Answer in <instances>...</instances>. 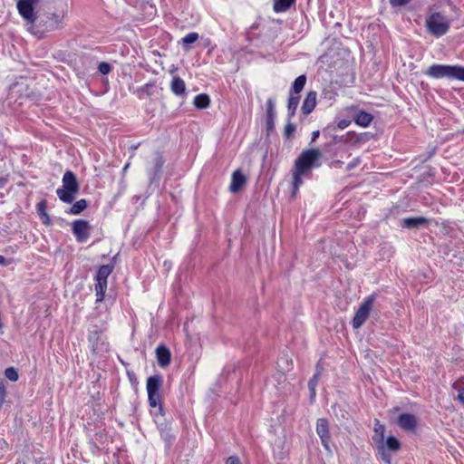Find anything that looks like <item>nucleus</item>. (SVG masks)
I'll return each instance as SVG.
<instances>
[{
	"mask_svg": "<svg viewBox=\"0 0 464 464\" xmlns=\"http://www.w3.org/2000/svg\"><path fill=\"white\" fill-rule=\"evenodd\" d=\"M322 153L318 149H308L304 150L295 161L293 170V197L295 196L299 187L303 184V178L307 177L312 169L317 166L316 161L321 158Z\"/></svg>",
	"mask_w": 464,
	"mask_h": 464,
	"instance_id": "nucleus-1",
	"label": "nucleus"
},
{
	"mask_svg": "<svg viewBox=\"0 0 464 464\" xmlns=\"http://www.w3.org/2000/svg\"><path fill=\"white\" fill-rule=\"evenodd\" d=\"M63 14L46 13L37 16L28 30L34 35L42 37L47 32L59 30L63 26Z\"/></svg>",
	"mask_w": 464,
	"mask_h": 464,
	"instance_id": "nucleus-2",
	"label": "nucleus"
},
{
	"mask_svg": "<svg viewBox=\"0 0 464 464\" xmlns=\"http://www.w3.org/2000/svg\"><path fill=\"white\" fill-rule=\"evenodd\" d=\"M62 182V188L56 190L58 198L64 203H72L80 189L75 174L71 170H67L63 177Z\"/></svg>",
	"mask_w": 464,
	"mask_h": 464,
	"instance_id": "nucleus-3",
	"label": "nucleus"
},
{
	"mask_svg": "<svg viewBox=\"0 0 464 464\" xmlns=\"http://www.w3.org/2000/svg\"><path fill=\"white\" fill-rule=\"evenodd\" d=\"M424 73L434 79L446 77L464 82V67L459 65L433 64Z\"/></svg>",
	"mask_w": 464,
	"mask_h": 464,
	"instance_id": "nucleus-4",
	"label": "nucleus"
},
{
	"mask_svg": "<svg viewBox=\"0 0 464 464\" xmlns=\"http://www.w3.org/2000/svg\"><path fill=\"white\" fill-rule=\"evenodd\" d=\"M426 26L431 34L439 37L449 31L450 21L440 13H433L426 20Z\"/></svg>",
	"mask_w": 464,
	"mask_h": 464,
	"instance_id": "nucleus-5",
	"label": "nucleus"
},
{
	"mask_svg": "<svg viewBox=\"0 0 464 464\" xmlns=\"http://www.w3.org/2000/svg\"><path fill=\"white\" fill-rule=\"evenodd\" d=\"M113 266L103 265L100 266L95 276L96 302H102L104 299V294L107 289V278L111 274Z\"/></svg>",
	"mask_w": 464,
	"mask_h": 464,
	"instance_id": "nucleus-6",
	"label": "nucleus"
},
{
	"mask_svg": "<svg viewBox=\"0 0 464 464\" xmlns=\"http://www.w3.org/2000/svg\"><path fill=\"white\" fill-rule=\"evenodd\" d=\"M374 301L375 295H371L366 299H364V301L359 306L353 319V327L354 329L360 328L368 319L370 313L373 308Z\"/></svg>",
	"mask_w": 464,
	"mask_h": 464,
	"instance_id": "nucleus-7",
	"label": "nucleus"
},
{
	"mask_svg": "<svg viewBox=\"0 0 464 464\" xmlns=\"http://www.w3.org/2000/svg\"><path fill=\"white\" fill-rule=\"evenodd\" d=\"M39 0H18L17 9L21 16L27 21L29 26L33 24L37 17L34 14V7Z\"/></svg>",
	"mask_w": 464,
	"mask_h": 464,
	"instance_id": "nucleus-8",
	"label": "nucleus"
},
{
	"mask_svg": "<svg viewBox=\"0 0 464 464\" xmlns=\"http://www.w3.org/2000/svg\"><path fill=\"white\" fill-rule=\"evenodd\" d=\"M72 233L80 243L87 241L91 234V226L88 221L77 219L72 222Z\"/></svg>",
	"mask_w": 464,
	"mask_h": 464,
	"instance_id": "nucleus-9",
	"label": "nucleus"
},
{
	"mask_svg": "<svg viewBox=\"0 0 464 464\" xmlns=\"http://www.w3.org/2000/svg\"><path fill=\"white\" fill-rule=\"evenodd\" d=\"M316 432L322 440L324 449L329 450V426L326 419H318L316 422Z\"/></svg>",
	"mask_w": 464,
	"mask_h": 464,
	"instance_id": "nucleus-10",
	"label": "nucleus"
},
{
	"mask_svg": "<svg viewBox=\"0 0 464 464\" xmlns=\"http://www.w3.org/2000/svg\"><path fill=\"white\" fill-rule=\"evenodd\" d=\"M91 349L93 353H99L106 349V343L102 340V334L98 331H92L88 336Z\"/></svg>",
	"mask_w": 464,
	"mask_h": 464,
	"instance_id": "nucleus-11",
	"label": "nucleus"
},
{
	"mask_svg": "<svg viewBox=\"0 0 464 464\" xmlns=\"http://www.w3.org/2000/svg\"><path fill=\"white\" fill-rule=\"evenodd\" d=\"M398 425L408 431H413L417 426V419L410 413H402L398 417Z\"/></svg>",
	"mask_w": 464,
	"mask_h": 464,
	"instance_id": "nucleus-12",
	"label": "nucleus"
},
{
	"mask_svg": "<svg viewBox=\"0 0 464 464\" xmlns=\"http://www.w3.org/2000/svg\"><path fill=\"white\" fill-rule=\"evenodd\" d=\"M276 107L275 102L269 98L266 102V131L267 134L275 130Z\"/></svg>",
	"mask_w": 464,
	"mask_h": 464,
	"instance_id": "nucleus-13",
	"label": "nucleus"
},
{
	"mask_svg": "<svg viewBox=\"0 0 464 464\" xmlns=\"http://www.w3.org/2000/svg\"><path fill=\"white\" fill-rule=\"evenodd\" d=\"M246 183V179L245 175L241 172L240 169H237L234 171L232 174V179L229 189L231 192L237 193L242 189Z\"/></svg>",
	"mask_w": 464,
	"mask_h": 464,
	"instance_id": "nucleus-14",
	"label": "nucleus"
},
{
	"mask_svg": "<svg viewBox=\"0 0 464 464\" xmlns=\"http://www.w3.org/2000/svg\"><path fill=\"white\" fill-rule=\"evenodd\" d=\"M156 356L160 367H167L170 363L171 354L165 345H160L156 348Z\"/></svg>",
	"mask_w": 464,
	"mask_h": 464,
	"instance_id": "nucleus-15",
	"label": "nucleus"
},
{
	"mask_svg": "<svg viewBox=\"0 0 464 464\" xmlns=\"http://www.w3.org/2000/svg\"><path fill=\"white\" fill-rule=\"evenodd\" d=\"M384 432L385 427L382 425L379 420H374V435L372 440L375 443L378 444L379 450H383L384 448Z\"/></svg>",
	"mask_w": 464,
	"mask_h": 464,
	"instance_id": "nucleus-16",
	"label": "nucleus"
},
{
	"mask_svg": "<svg viewBox=\"0 0 464 464\" xmlns=\"http://www.w3.org/2000/svg\"><path fill=\"white\" fill-rule=\"evenodd\" d=\"M317 93L315 91H310L303 102L302 111L304 115L310 114L316 105Z\"/></svg>",
	"mask_w": 464,
	"mask_h": 464,
	"instance_id": "nucleus-17",
	"label": "nucleus"
},
{
	"mask_svg": "<svg viewBox=\"0 0 464 464\" xmlns=\"http://www.w3.org/2000/svg\"><path fill=\"white\" fill-rule=\"evenodd\" d=\"M162 385V377L160 375L150 376L147 379L146 388L148 393L158 392Z\"/></svg>",
	"mask_w": 464,
	"mask_h": 464,
	"instance_id": "nucleus-18",
	"label": "nucleus"
},
{
	"mask_svg": "<svg viewBox=\"0 0 464 464\" xmlns=\"http://www.w3.org/2000/svg\"><path fill=\"white\" fill-rule=\"evenodd\" d=\"M171 92L177 96H182L186 93L185 82L179 76H175L170 83Z\"/></svg>",
	"mask_w": 464,
	"mask_h": 464,
	"instance_id": "nucleus-19",
	"label": "nucleus"
},
{
	"mask_svg": "<svg viewBox=\"0 0 464 464\" xmlns=\"http://www.w3.org/2000/svg\"><path fill=\"white\" fill-rule=\"evenodd\" d=\"M429 220L423 217L407 218L402 220V226L407 228H415L427 225Z\"/></svg>",
	"mask_w": 464,
	"mask_h": 464,
	"instance_id": "nucleus-20",
	"label": "nucleus"
},
{
	"mask_svg": "<svg viewBox=\"0 0 464 464\" xmlns=\"http://www.w3.org/2000/svg\"><path fill=\"white\" fill-rule=\"evenodd\" d=\"M373 117L371 113L364 111H360L354 116V121L356 124L362 127H368L372 121Z\"/></svg>",
	"mask_w": 464,
	"mask_h": 464,
	"instance_id": "nucleus-21",
	"label": "nucleus"
},
{
	"mask_svg": "<svg viewBox=\"0 0 464 464\" xmlns=\"http://www.w3.org/2000/svg\"><path fill=\"white\" fill-rule=\"evenodd\" d=\"M273 9L276 13L286 12L295 3V0H273Z\"/></svg>",
	"mask_w": 464,
	"mask_h": 464,
	"instance_id": "nucleus-22",
	"label": "nucleus"
},
{
	"mask_svg": "<svg viewBox=\"0 0 464 464\" xmlns=\"http://www.w3.org/2000/svg\"><path fill=\"white\" fill-rule=\"evenodd\" d=\"M300 101V96L291 93L289 100H288V105H287V111H288V117L291 119L296 111V109L298 107Z\"/></svg>",
	"mask_w": 464,
	"mask_h": 464,
	"instance_id": "nucleus-23",
	"label": "nucleus"
},
{
	"mask_svg": "<svg viewBox=\"0 0 464 464\" xmlns=\"http://www.w3.org/2000/svg\"><path fill=\"white\" fill-rule=\"evenodd\" d=\"M193 103L198 109H206L210 104V99L208 94L201 93L194 98Z\"/></svg>",
	"mask_w": 464,
	"mask_h": 464,
	"instance_id": "nucleus-24",
	"label": "nucleus"
},
{
	"mask_svg": "<svg viewBox=\"0 0 464 464\" xmlns=\"http://www.w3.org/2000/svg\"><path fill=\"white\" fill-rule=\"evenodd\" d=\"M155 84L153 82H148L137 90V93L140 99L144 97H151L153 95V89Z\"/></svg>",
	"mask_w": 464,
	"mask_h": 464,
	"instance_id": "nucleus-25",
	"label": "nucleus"
},
{
	"mask_svg": "<svg viewBox=\"0 0 464 464\" xmlns=\"http://www.w3.org/2000/svg\"><path fill=\"white\" fill-rule=\"evenodd\" d=\"M305 83H306L305 75L303 74V75L298 76L293 83L291 93L298 95L303 91Z\"/></svg>",
	"mask_w": 464,
	"mask_h": 464,
	"instance_id": "nucleus-26",
	"label": "nucleus"
},
{
	"mask_svg": "<svg viewBox=\"0 0 464 464\" xmlns=\"http://www.w3.org/2000/svg\"><path fill=\"white\" fill-rule=\"evenodd\" d=\"M88 204L87 201L83 198L76 201L70 208L69 213L72 215H79L82 213L86 208Z\"/></svg>",
	"mask_w": 464,
	"mask_h": 464,
	"instance_id": "nucleus-27",
	"label": "nucleus"
},
{
	"mask_svg": "<svg viewBox=\"0 0 464 464\" xmlns=\"http://www.w3.org/2000/svg\"><path fill=\"white\" fill-rule=\"evenodd\" d=\"M164 164V160L159 153L156 154L153 161V168L150 171L153 173L154 177H158L162 169Z\"/></svg>",
	"mask_w": 464,
	"mask_h": 464,
	"instance_id": "nucleus-28",
	"label": "nucleus"
},
{
	"mask_svg": "<svg viewBox=\"0 0 464 464\" xmlns=\"http://www.w3.org/2000/svg\"><path fill=\"white\" fill-rule=\"evenodd\" d=\"M384 447L392 451H397L401 448V443L398 439L393 436H390L384 442Z\"/></svg>",
	"mask_w": 464,
	"mask_h": 464,
	"instance_id": "nucleus-29",
	"label": "nucleus"
},
{
	"mask_svg": "<svg viewBox=\"0 0 464 464\" xmlns=\"http://www.w3.org/2000/svg\"><path fill=\"white\" fill-rule=\"evenodd\" d=\"M148 400H149V404L150 407L155 408L157 406H160V392L148 393Z\"/></svg>",
	"mask_w": 464,
	"mask_h": 464,
	"instance_id": "nucleus-30",
	"label": "nucleus"
},
{
	"mask_svg": "<svg viewBox=\"0 0 464 464\" xmlns=\"http://www.w3.org/2000/svg\"><path fill=\"white\" fill-rule=\"evenodd\" d=\"M319 380V372H316L308 382V388L311 393V397L315 396V387Z\"/></svg>",
	"mask_w": 464,
	"mask_h": 464,
	"instance_id": "nucleus-31",
	"label": "nucleus"
},
{
	"mask_svg": "<svg viewBox=\"0 0 464 464\" xmlns=\"http://www.w3.org/2000/svg\"><path fill=\"white\" fill-rule=\"evenodd\" d=\"M5 375L11 382H16L19 378L18 372L14 367L5 369Z\"/></svg>",
	"mask_w": 464,
	"mask_h": 464,
	"instance_id": "nucleus-32",
	"label": "nucleus"
},
{
	"mask_svg": "<svg viewBox=\"0 0 464 464\" xmlns=\"http://www.w3.org/2000/svg\"><path fill=\"white\" fill-rule=\"evenodd\" d=\"M295 125L292 122H287L285 126V130H284V136L286 138V139H290L292 137V135L295 133Z\"/></svg>",
	"mask_w": 464,
	"mask_h": 464,
	"instance_id": "nucleus-33",
	"label": "nucleus"
},
{
	"mask_svg": "<svg viewBox=\"0 0 464 464\" xmlns=\"http://www.w3.org/2000/svg\"><path fill=\"white\" fill-rule=\"evenodd\" d=\"M198 39V34L192 32L182 38L184 44H193Z\"/></svg>",
	"mask_w": 464,
	"mask_h": 464,
	"instance_id": "nucleus-34",
	"label": "nucleus"
},
{
	"mask_svg": "<svg viewBox=\"0 0 464 464\" xmlns=\"http://www.w3.org/2000/svg\"><path fill=\"white\" fill-rule=\"evenodd\" d=\"M99 72L103 74V75H106L108 73H110L111 72V65L108 63H105V62H102L100 64H99Z\"/></svg>",
	"mask_w": 464,
	"mask_h": 464,
	"instance_id": "nucleus-35",
	"label": "nucleus"
},
{
	"mask_svg": "<svg viewBox=\"0 0 464 464\" xmlns=\"http://www.w3.org/2000/svg\"><path fill=\"white\" fill-rule=\"evenodd\" d=\"M361 162V160L360 158H355L353 159L351 162H349L346 166V169L348 171L353 169L354 168H356Z\"/></svg>",
	"mask_w": 464,
	"mask_h": 464,
	"instance_id": "nucleus-36",
	"label": "nucleus"
},
{
	"mask_svg": "<svg viewBox=\"0 0 464 464\" xmlns=\"http://www.w3.org/2000/svg\"><path fill=\"white\" fill-rule=\"evenodd\" d=\"M411 0H390L391 5L396 7V6H402L407 5Z\"/></svg>",
	"mask_w": 464,
	"mask_h": 464,
	"instance_id": "nucleus-37",
	"label": "nucleus"
},
{
	"mask_svg": "<svg viewBox=\"0 0 464 464\" xmlns=\"http://www.w3.org/2000/svg\"><path fill=\"white\" fill-rule=\"evenodd\" d=\"M45 208L46 206L44 201H41L40 203L37 204V212L40 217H42L43 212H46Z\"/></svg>",
	"mask_w": 464,
	"mask_h": 464,
	"instance_id": "nucleus-38",
	"label": "nucleus"
},
{
	"mask_svg": "<svg viewBox=\"0 0 464 464\" xmlns=\"http://www.w3.org/2000/svg\"><path fill=\"white\" fill-rule=\"evenodd\" d=\"M351 123V121L349 120H341L338 123H337V127L341 130H343L345 128H347Z\"/></svg>",
	"mask_w": 464,
	"mask_h": 464,
	"instance_id": "nucleus-39",
	"label": "nucleus"
},
{
	"mask_svg": "<svg viewBox=\"0 0 464 464\" xmlns=\"http://www.w3.org/2000/svg\"><path fill=\"white\" fill-rule=\"evenodd\" d=\"M226 464H241V462L237 457L231 456L227 459Z\"/></svg>",
	"mask_w": 464,
	"mask_h": 464,
	"instance_id": "nucleus-40",
	"label": "nucleus"
},
{
	"mask_svg": "<svg viewBox=\"0 0 464 464\" xmlns=\"http://www.w3.org/2000/svg\"><path fill=\"white\" fill-rule=\"evenodd\" d=\"M41 218V220L43 221L44 224L45 225H49L50 224V218L49 216L47 215L46 212H43V215Z\"/></svg>",
	"mask_w": 464,
	"mask_h": 464,
	"instance_id": "nucleus-41",
	"label": "nucleus"
},
{
	"mask_svg": "<svg viewBox=\"0 0 464 464\" xmlns=\"http://www.w3.org/2000/svg\"><path fill=\"white\" fill-rule=\"evenodd\" d=\"M319 135H320L319 130L313 131L312 137H311V143L314 142L316 140V139L319 137Z\"/></svg>",
	"mask_w": 464,
	"mask_h": 464,
	"instance_id": "nucleus-42",
	"label": "nucleus"
},
{
	"mask_svg": "<svg viewBox=\"0 0 464 464\" xmlns=\"http://www.w3.org/2000/svg\"><path fill=\"white\" fill-rule=\"evenodd\" d=\"M382 450V459L387 462V463H390V456L387 455L385 452H384V449L383 450Z\"/></svg>",
	"mask_w": 464,
	"mask_h": 464,
	"instance_id": "nucleus-43",
	"label": "nucleus"
},
{
	"mask_svg": "<svg viewBox=\"0 0 464 464\" xmlns=\"http://www.w3.org/2000/svg\"><path fill=\"white\" fill-rule=\"evenodd\" d=\"M458 399L461 403L464 404V389L459 392Z\"/></svg>",
	"mask_w": 464,
	"mask_h": 464,
	"instance_id": "nucleus-44",
	"label": "nucleus"
},
{
	"mask_svg": "<svg viewBox=\"0 0 464 464\" xmlns=\"http://www.w3.org/2000/svg\"><path fill=\"white\" fill-rule=\"evenodd\" d=\"M7 179H5V178H1L0 179V188H3L5 187V183H6Z\"/></svg>",
	"mask_w": 464,
	"mask_h": 464,
	"instance_id": "nucleus-45",
	"label": "nucleus"
},
{
	"mask_svg": "<svg viewBox=\"0 0 464 464\" xmlns=\"http://www.w3.org/2000/svg\"><path fill=\"white\" fill-rule=\"evenodd\" d=\"M0 265H6L5 257L3 256H0Z\"/></svg>",
	"mask_w": 464,
	"mask_h": 464,
	"instance_id": "nucleus-46",
	"label": "nucleus"
},
{
	"mask_svg": "<svg viewBox=\"0 0 464 464\" xmlns=\"http://www.w3.org/2000/svg\"><path fill=\"white\" fill-rule=\"evenodd\" d=\"M334 140H335L336 142L343 141V136H341V137H337V136H335V137H334Z\"/></svg>",
	"mask_w": 464,
	"mask_h": 464,
	"instance_id": "nucleus-47",
	"label": "nucleus"
},
{
	"mask_svg": "<svg viewBox=\"0 0 464 464\" xmlns=\"http://www.w3.org/2000/svg\"><path fill=\"white\" fill-rule=\"evenodd\" d=\"M129 167H130V162H128V163H126V164H125V166H124V168H123L122 171H123V172H126V171H127V169H129Z\"/></svg>",
	"mask_w": 464,
	"mask_h": 464,
	"instance_id": "nucleus-48",
	"label": "nucleus"
},
{
	"mask_svg": "<svg viewBox=\"0 0 464 464\" xmlns=\"http://www.w3.org/2000/svg\"><path fill=\"white\" fill-rule=\"evenodd\" d=\"M139 145H140V144L132 145V146H131V149H132L133 150H137V149H138Z\"/></svg>",
	"mask_w": 464,
	"mask_h": 464,
	"instance_id": "nucleus-49",
	"label": "nucleus"
},
{
	"mask_svg": "<svg viewBox=\"0 0 464 464\" xmlns=\"http://www.w3.org/2000/svg\"><path fill=\"white\" fill-rule=\"evenodd\" d=\"M341 163H342V162H341L340 160H337V161L334 162V165H339V164H341Z\"/></svg>",
	"mask_w": 464,
	"mask_h": 464,
	"instance_id": "nucleus-50",
	"label": "nucleus"
}]
</instances>
